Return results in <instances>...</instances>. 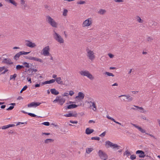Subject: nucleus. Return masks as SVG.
<instances>
[{
	"instance_id": "obj_1",
	"label": "nucleus",
	"mask_w": 160,
	"mask_h": 160,
	"mask_svg": "<svg viewBox=\"0 0 160 160\" xmlns=\"http://www.w3.org/2000/svg\"><path fill=\"white\" fill-rule=\"evenodd\" d=\"M53 32L54 33L53 34V35L54 39L60 43H63L64 40L62 37L54 31Z\"/></svg>"
},
{
	"instance_id": "obj_2",
	"label": "nucleus",
	"mask_w": 160,
	"mask_h": 160,
	"mask_svg": "<svg viewBox=\"0 0 160 160\" xmlns=\"http://www.w3.org/2000/svg\"><path fill=\"white\" fill-rule=\"evenodd\" d=\"M46 20L52 27L55 28H57L58 26L57 23L50 16H47Z\"/></svg>"
},
{
	"instance_id": "obj_3",
	"label": "nucleus",
	"mask_w": 160,
	"mask_h": 160,
	"mask_svg": "<svg viewBox=\"0 0 160 160\" xmlns=\"http://www.w3.org/2000/svg\"><path fill=\"white\" fill-rule=\"evenodd\" d=\"M81 75L87 77L91 80H93L94 78L93 76L88 71H82L80 72Z\"/></svg>"
},
{
	"instance_id": "obj_4",
	"label": "nucleus",
	"mask_w": 160,
	"mask_h": 160,
	"mask_svg": "<svg viewBox=\"0 0 160 160\" xmlns=\"http://www.w3.org/2000/svg\"><path fill=\"white\" fill-rule=\"evenodd\" d=\"M98 155L100 158L103 160H106L108 158V156L106 153L101 150L98 152Z\"/></svg>"
},
{
	"instance_id": "obj_5",
	"label": "nucleus",
	"mask_w": 160,
	"mask_h": 160,
	"mask_svg": "<svg viewBox=\"0 0 160 160\" xmlns=\"http://www.w3.org/2000/svg\"><path fill=\"white\" fill-rule=\"evenodd\" d=\"M87 52V56L91 61L93 60L95 58V56L94 55V53L92 51L89 50L88 48L86 50Z\"/></svg>"
},
{
	"instance_id": "obj_6",
	"label": "nucleus",
	"mask_w": 160,
	"mask_h": 160,
	"mask_svg": "<svg viewBox=\"0 0 160 160\" xmlns=\"http://www.w3.org/2000/svg\"><path fill=\"white\" fill-rule=\"evenodd\" d=\"M50 51V48L49 46H47L45 47L42 50V54L44 56H48L50 55L49 51Z\"/></svg>"
},
{
	"instance_id": "obj_7",
	"label": "nucleus",
	"mask_w": 160,
	"mask_h": 160,
	"mask_svg": "<svg viewBox=\"0 0 160 160\" xmlns=\"http://www.w3.org/2000/svg\"><path fill=\"white\" fill-rule=\"evenodd\" d=\"M92 20L91 18H88L83 23V27H88L92 24Z\"/></svg>"
},
{
	"instance_id": "obj_8",
	"label": "nucleus",
	"mask_w": 160,
	"mask_h": 160,
	"mask_svg": "<svg viewBox=\"0 0 160 160\" xmlns=\"http://www.w3.org/2000/svg\"><path fill=\"white\" fill-rule=\"evenodd\" d=\"M26 42H28L26 44V46L27 47L31 48H33L35 47L36 46L35 43L32 42L30 41L26 40Z\"/></svg>"
},
{
	"instance_id": "obj_9",
	"label": "nucleus",
	"mask_w": 160,
	"mask_h": 160,
	"mask_svg": "<svg viewBox=\"0 0 160 160\" xmlns=\"http://www.w3.org/2000/svg\"><path fill=\"white\" fill-rule=\"evenodd\" d=\"M132 124L136 128L138 129L139 131L142 133H145L146 134L149 135V134H150L148 133H146V131L142 129L141 127H139L136 124H134L132 123Z\"/></svg>"
},
{
	"instance_id": "obj_10",
	"label": "nucleus",
	"mask_w": 160,
	"mask_h": 160,
	"mask_svg": "<svg viewBox=\"0 0 160 160\" xmlns=\"http://www.w3.org/2000/svg\"><path fill=\"white\" fill-rule=\"evenodd\" d=\"M79 106V105H77L75 104H71L69 105L65 106L64 107V108L65 110H67V109H71L75 108Z\"/></svg>"
},
{
	"instance_id": "obj_11",
	"label": "nucleus",
	"mask_w": 160,
	"mask_h": 160,
	"mask_svg": "<svg viewBox=\"0 0 160 160\" xmlns=\"http://www.w3.org/2000/svg\"><path fill=\"white\" fill-rule=\"evenodd\" d=\"M41 104V103L39 102H32L28 105V107H36L39 106Z\"/></svg>"
},
{
	"instance_id": "obj_12",
	"label": "nucleus",
	"mask_w": 160,
	"mask_h": 160,
	"mask_svg": "<svg viewBox=\"0 0 160 160\" xmlns=\"http://www.w3.org/2000/svg\"><path fill=\"white\" fill-rule=\"evenodd\" d=\"M136 154H140L138 155L139 158H144L145 157V155L144 152L142 150H138L136 151Z\"/></svg>"
},
{
	"instance_id": "obj_13",
	"label": "nucleus",
	"mask_w": 160,
	"mask_h": 160,
	"mask_svg": "<svg viewBox=\"0 0 160 160\" xmlns=\"http://www.w3.org/2000/svg\"><path fill=\"white\" fill-rule=\"evenodd\" d=\"M2 63H6L7 64L11 65L13 64V62L11 61L10 58H5L2 61Z\"/></svg>"
},
{
	"instance_id": "obj_14",
	"label": "nucleus",
	"mask_w": 160,
	"mask_h": 160,
	"mask_svg": "<svg viewBox=\"0 0 160 160\" xmlns=\"http://www.w3.org/2000/svg\"><path fill=\"white\" fill-rule=\"evenodd\" d=\"M29 60L37 61L42 63L43 62L42 60L41 59L38 58L36 57L31 56H30Z\"/></svg>"
},
{
	"instance_id": "obj_15",
	"label": "nucleus",
	"mask_w": 160,
	"mask_h": 160,
	"mask_svg": "<svg viewBox=\"0 0 160 160\" xmlns=\"http://www.w3.org/2000/svg\"><path fill=\"white\" fill-rule=\"evenodd\" d=\"M78 114L77 113L75 112L74 114H72L71 113H69L68 114H66L64 115V116L67 117H76L77 116Z\"/></svg>"
},
{
	"instance_id": "obj_16",
	"label": "nucleus",
	"mask_w": 160,
	"mask_h": 160,
	"mask_svg": "<svg viewBox=\"0 0 160 160\" xmlns=\"http://www.w3.org/2000/svg\"><path fill=\"white\" fill-rule=\"evenodd\" d=\"M124 97L126 98V100H128V101H131L133 100V98L131 97L130 95H122L119 96V97Z\"/></svg>"
},
{
	"instance_id": "obj_17",
	"label": "nucleus",
	"mask_w": 160,
	"mask_h": 160,
	"mask_svg": "<svg viewBox=\"0 0 160 160\" xmlns=\"http://www.w3.org/2000/svg\"><path fill=\"white\" fill-rule=\"evenodd\" d=\"M84 97V94L81 92H79L78 93V96L76 97L75 98H80L83 99Z\"/></svg>"
},
{
	"instance_id": "obj_18",
	"label": "nucleus",
	"mask_w": 160,
	"mask_h": 160,
	"mask_svg": "<svg viewBox=\"0 0 160 160\" xmlns=\"http://www.w3.org/2000/svg\"><path fill=\"white\" fill-rule=\"evenodd\" d=\"M94 132V130L93 129H90L89 128H87L86 129L85 131V133L86 134L89 135L92 133Z\"/></svg>"
},
{
	"instance_id": "obj_19",
	"label": "nucleus",
	"mask_w": 160,
	"mask_h": 160,
	"mask_svg": "<svg viewBox=\"0 0 160 160\" xmlns=\"http://www.w3.org/2000/svg\"><path fill=\"white\" fill-rule=\"evenodd\" d=\"M55 81V80L54 79H52L50 80H48L42 82V85H45L47 84H50L51 83H52L54 82Z\"/></svg>"
},
{
	"instance_id": "obj_20",
	"label": "nucleus",
	"mask_w": 160,
	"mask_h": 160,
	"mask_svg": "<svg viewBox=\"0 0 160 160\" xmlns=\"http://www.w3.org/2000/svg\"><path fill=\"white\" fill-rule=\"evenodd\" d=\"M20 4L22 6V8L25 9V8L27 7V5L25 3V0H20Z\"/></svg>"
},
{
	"instance_id": "obj_21",
	"label": "nucleus",
	"mask_w": 160,
	"mask_h": 160,
	"mask_svg": "<svg viewBox=\"0 0 160 160\" xmlns=\"http://www.w3.org/2000/svg\"><path fill=\"white\" fill-rule=\"evenodd\" d=\"M15 126V125L14 124H10L4 126L2 127V129H6L10 127H14Z\"/></svg>"
},
{
	"instance_id": "obj_22",
	"label": "nucleus",
	"mask_w": 160,
	"mask_h": 160,
	"mask_svg": "<svg viewBox=\"0 0 160 160\" xmlns=\"http://www.w3.org/2000/svg\"><path fill=\"white\" fill-rule=\"evenodd\" d=\"M50 92L52 94L55 95H57L59 94V92L55 88L51 89H50Z\"/></svg>"
},
{
	"instance_id": "obj_23",
	"label": "nucleus",
	"mask_w": 160,
	"mask_h": 160,
	"mask_svg": "<svg viewBox=\"0 0 160 160\" xmlns=\"http://www.w3.org/2000/svg\"><path fill=\"white\" fill-rule=\"evenodd\" d=\"M21 53V52H19L18 53H17L13 57L14 59L16 61L20 57V56L22 55Z\"/></svg>"
},
{
	"instance_id": "obj_24",
	"label": "nucleus",
	"mask_w": 160,
	"mask_h": 160,
	"mask_svg": "<svg viewBox=\"0 0 160 160\" xmlns=\"http://www.w3.org/2000/svg\"><path fill=\"white\" fill-rule=\"evenodd\" d=\"M28 72V75L30 76H32L33 74V72L32 71V67L29 68L28 70L27 71L26 70L25 71V72Z\"/></svg>"
},
{
	"instance_id": "obj_25",
	"label": "nucleus",
	"mask_w": 160,
	"mask_h": 160,
	"mask_svg": "<svg viewBox=\"0 0 160 160\" xmlns=\"http://www.w3.org/2000/svg\"><path fill=\"white\" fill-rule=\"evenodd\" d=\"M58 84H63V81H61V77L56 78L54 79Z\"/></svg>"
},
{
	"instance_id": "obj_26",
	"label": "nucleus",
	"mask_w": 160,
	"mask_h": 160,
	"mask_svg": "<svg viewBox=\"0 0 160 160\" xmlns=\"http://www.w3.org/2000/svg\"><path fill=\"white\" fill-rule=\"evenodd\" d=\"M6 1L9 2L14 5L15 6H17V3L14 0H5Z\"/></svg>"
},
{
	"instance_id": "obj_27",
	"label": "nucleus",
	"mask_w": 160,
	"mask_h": 160,
	"mask_svg": "<svg viewBox=\"0 0 160 160\" xmlns=\"http://www.w3.org/2000/svg\"><path fill=\"white\" fill-rule=\"evenodd\" d=\"M65 101V99L63 98H61L58 101V102L60 104L62 105Z\"/></svg>"
},
{
	"instance_id": "obj_28",
	"label": "nucleus",
	"mask_w": 160,
	"mask_h": 160,
	"mask_svg": "<svg viewBox=\"0 0 160 160\" xmlns=\"http://www.w3.org/2000/svg\"><path fill=\"white\" fill-rule=\"evenodd\" d=\"M54 140L52 139H47L45 140L44 141V142L45 143L48 144L49 143L52 142L54 141Z\"/></svg>"
},
{
	"instance_id": "obj_29",
	"label": "nucleus",
	"mask_w": 160,
	"mask_h": 160,
	"mask_svg": "<svg viewBox=\"0 0 160 160\" xmlns=\"http://www.w3.org/2000/svg\"><path fill=\"white\" fill-rule=\"evenodd\" d=\"M93 150L92 148H87L86 149V152L88 154H89Z\"/></svg>"
},
{
	"instance_id": "obj_30",
	"label": "nucleus",
	"mask_w": 160,
	"mask_h": 160,
	"mask_svg": "<svg viewBox=\"0 0 160 160\" xmlns=\"http://www.w3.org/2000/svg\"><path fill=\"white\" fill-rule=\"evenodd\" d=\"M28 115H29L32 117H36L37 118H42V117L41 116H37L34 113H30V112L28 113Z\"/></svg>"
},
{
	"instance_id": "obj_31",
	"label": "nucleus",
	"mask_w": 160,
	"mask_h": 160,
	"mask_svg": "<svg viewBox=\"0 0 160 160\" xmlns=\"http://www.w3.org/2000/svg\"><path fill=\"white\" fill-rule=\"evenodd\" d=\"M136 18L137 19V21L139 23H142L143 22V20L140 17L138 16H137Z\"/></svg>"
},
{
	"instance_id": "obj_32",
	"label": "nucleus",
	"mask_w": 160,
	"mask_h": 160,
	"mask_svg": "<svg viewBox=\"0 0 160 160\" xmlns=\"http://www.w3.org/2000/svg\"><path fill=\"white\" fill-rule=\"evenodd\" d=\"M131 155V153L130 152L128 151V150L125 151V152L123 153V155L125 156L126 155L127 157H128Z\"/></svg>"
},
{
	"instance_id": "obj_33",
	"label": "nucleus",
	"mask_w": 160,
	"mask_h": 160,
	"mask_svg": "<svg viewBox=\"0 0 160 160\" xmlns=\"http://www.w3.org/2000/svg\"><path fill=\"white\" fill-rule=\"evenodd\" d=\"M24 68V66L22 65H18L16 66V69L17 70H19L22 68Z\"/></svg>"
},
{
	"instance_id": "obj_34",
	"label": "nucleus",
	"mask_w": 160,
	"mask_h": 160,
	"mask_svg": "<svg viewBox=\"0 0 160 160\" xmlns=\"http://www.w3.org/2000/svg\"><path fill=\"white\" fill-rule=\"evenodd\" d=\"M17 75L16 74H14L13 75H10V80L12 79L13 80H15V78L17 77Z\"/></svg>"
},
{
	"instance_id": "obj_35",
	"label": "nucleus",
	"mask_w": 160,
	"mask_h": 160,
	"mask_svg": "<svg viewBox=\"0 0 160 160\" xmlns=\"http://www.w3.org/2000/svg\"><path fill=\"white\" fill-rule=\"evenodd\" d=\"M106 145H108V146H109L110 147H112L113 143L110 142L109 141H108L106 142H105Z\"/></svg>"
},
{
	"instance_id": "obj_36",
	"label": "nucleus",
	"mask_w": 160,
	"mask_h": 160,
	"mask_svg": "<svg viewBox=\"0 0 160 160\" xmlns=\"http://www.w3.org/2000/svg\"><path fill=\"white\" fill-rule=\"evenodd\" d=\"M61 85H65L66 86H68V81L67 79H66L64 82H63V84H62Z\"/></svg>"
},
{
	"instance_id": "obj_37",
	"label": "nucleus",
	"mask_w": 160,
	"mask_h": 160,
	"mask_svg": "<svg viewBox=\"0 0 160 160\" xmlns=\"http://www.w3.org/2000/svg\"><path fill=\"white\" fill-rule=\"evenodd\" d=\"M105 74L107 75L108 76H114V75L113 73L107 72H106L105 73Z\"/></svg>"
},
{
	"instance_id": "obj_38",
	"label": "nucleus",
	"mask_w": 160,
	"mask_h": 160,
	"mask_svg": "<svg viewBox=\"0 0 160 160\" xmlns=\"http://www.w3.org/2000/svg\"><path fill=\"white\" fill-rule=\"evenodd\" d=\"M106 12L105 10L104 9H100L98 12V13L101 15H103Z\"/></svg>"
},
{
	"instance_id": "obj_39",
	"label": "nucleus",
	"mask_w": 160,
	"mask_h": 160,
	"mask_svg": "<svg viewBox=\"0 0 160 160\" xmlns=\"http://www.w3.org/2000/svg\"><path fill=\"white\" fill-rule=\"evenodd\" d=\"M112 147H113V148H118L117 149H118L120 147V146H118V145L116 144H112Z\"/></svg>"
},
{
	"instance_id": "obj_40",
	"label": "nucleus",
	"mask_w": 160,
	"mask_h": 160,
	"mask_svg": "<svg viewBox=\"0 0 160 160\" xmlns=\"http://www.w3.org/2000/svg\"><path fill=\"white\" fill-rule=\"evenodd\" d=\"M92 106L94 108L93 109V110L94 111H95L97 109V108H96V103L94 102H93L92 106L90 105L91 107Z\"/></svg>"
},
{
	"instance_id": "obj_41",
	"label": "nucleus",
	"mask_w": 160,
	"mask_h": 160,
	"mask_svg": "<svg viewBox=\"0 0 160 160\" xmlns=\"http://www.w3.org/2000/svg\"><path fill=\"white\" fill-rule=\"evenodd\" d=\"M68 12V10L66 9H64L63 12V15L66 16L67 15V13Z\"/></svg>"
},
{
	"instance_id": "obj_42",
	"label": "nucleus",
	"mask_w": 160,
	"mask_h": 160,
	"mask_svg": "<svg viewBox=\"0 0 160 160\" xmlns=\"http://www.w3.org/2000/svg\"><path fill=\"white\" fill-rule=\"evenodd\" d=\"M130 158L132 160H133L136 158V156L135 155L133 154L131 155L130 157Z\"/></svg>"
},
{
	"instance_id": "obj_43",
	"label": "nucleus",
	"mask_w": 160,
	"mask_h": 160,
	"mask_svg": "<svg viewBox=\"0 0 160 160\" xmlns=\"http://www.w3.org/2000/svg\"><path fill=\"white\" fill-rule=\"evenodd\" d=\"M23 64L24 65H25V67L27 68H29L30 67V65H29V64L27 62H25L23 63Z\"/></svg>"
},
{
	"instance_id": "obj_44",
	"label": "nucleus",
	"mask_w": 160,
	"mask_h": 160,
	"mask_svg": "<svg viewBox=\"0 0 160 160\" xmlns=\"http://www.w3.org/2000/svg\"><path fill=\"white\" fill-rule=\"evenodd\" d=\"M27 88H28V86L27 85L25 86L23 88L21 89V91H20V93H22L23 91L26 90Z\"/></svg>"
},
{
	"instance_id": "obj_45",
	"label": "nucleus",
	"mask_w": 160,
	"mask_h": 160,
	"mask_svg": "<svg viewBox=\"0 0 160 160\" xmlns=\"http://www.w3.org/2000/svg\"><path fill=\"white\" fill-rule=\"evenodd\" d=\"M92 140H100V138L99 137H92L91 138Z\"/></svg>"
},
{
	"instance_id": "obj_46",
	"label": "nucleus",
	"mask_w": 160,
	"mask_h": 160,
	"mask_svg": "<svg viewBox=\"0 0 160 160\" xmlns=\"http://www.w3.org/2000/svg\"><path fill=\"white\" fill-rule=\"evenodd\" d=\"M153 39L150 37H148L147 38V41L149 42H151L153 40Z\"/></svg>"
},
{
	"instance_id": "obj_47",
	"label": "nucleus",
	"mask_w": 160,
	"mask_h": 160,
	"mask_svg": "<svg viewBox=\"0 0 160 160\" xmlns=\"http://www.w3.org/2000/svg\"><path fill=\"white\" fill-rule=\"evenodd\" d=\"M21 52V54L22 55H27L30 53V52H25L24 51H22Z\"/></svg>"
},
{
	"instance_id": "obj_48",
	"label": "nucleus",
	"mask_w": 160,
	"mask_h": 160,
	"mask_svg": "<svg viewBox=\"0 0 160 160\" xmlns=\"http://www.w3.org/2000/svg\"><path fill=\"white\" fill-rule=\"evenodd\" d=\"M42 124L46 126H48L50 125V123L49 122H44L42 123Z\"/></svg>"
},
{
	"instance_id": "obj_49",
	"label": "nucleus",
	"mask_w": 160,
	"mask_h": 160,
	"mask_svg": "<svg viewBox=\"0 0 160 160\" xmlns=\"http://www.w3.org/2000/svg\"><path fill=\"white\" fill-rule=\"evenodd\" d=\"M77 3L78 4H85V2L84 1L80 0L79 2H77Z\"/></svg>"
},
{
	"instance_id": "obj_50",
	"label": "nucleus",
	"mask_w": 160,
	"mask_h": 160,
	"mask_svg": "<svg viewBox=\"0 0 160 160\" xmlns=\"http://www.w3.org/2000/svg\"><path fill=\"white\" fill-rule=\"evenodd\" d=\"M14 108L13 106H10L8 108L6 109L7 110L9 111L12 110Z\"/></svg>"
},
{
	"instance_id": "obj_51",
	"label": "nucleus",
	"mask_w": 160,
	"mask_h": 160,
	"mask_svg": "<svg viewBox=\"0 0 160 160\" xmlns=\"http://www.w3.org/2000/svg\"><path fill=\"white\" fill-rule=\"evenodd\" d=\"M134 107L137 108L138 109H140V110H143V111L142 112H144V109L142 108V107H139L138 106H135V105H134Z\"/></svg>"
},
{
	"instance_id": "obj_52",
	"label": "nucleus",
	"mask_w": 160,
	"mask_h": 160,
	"mask_svg": "<svg viewBox=\"0 0 160 160\" xmlns=\"http://www.w3.org/2000/svg\"><path fill=\"white\" fill-rule=\"evenodd\" d=\"M107 118H108V119H110L112 121H113L114 122V121L115 119L113 118H112V117H110L109 116H107Z\"/></svg>"
},
{
	"instance_id": "obj_53",
	"label": "nucleus",
	"mask_w": 160,
	"mask_h": 160,
	"mask_svg": "<svg viewBox=\"0 0 160 160\" xmlns=\"http://www.w3.org/2000/svg\"><path fill=\"white\" fill-rule=\"evenodd\" d=\"M74 92H73V91H71L69 92V95H70L72 96L74 94Z\"/></svg>"
},
{
	"instance_id": "obj_54",
	"label": "nucleus",
	"mask_w": 160,
	"mask_h": 160,
	"mask_svg": "<svg viewBox=\"0 0 160 160\" xmlns=\"http://www.w3.org/2000/svg\"><path fill=\"white\" fill-rule=\"evenodd\" d=\"M106 134V132H104L102 133L99 136L101 137H104Z\"/></svg>"
},
{
	"instance_id": "obj_55",
	"label": "nucleus",
	"mask_w": 160,
	"mask_h": 160,
	"mask_svg": "<svg viewBox=\"0 0 160 160\" xmlns=\"http://www.w3.org/2000/svg\"><path fill=\"white\" fill-rule=\"evenodd\" d=\"M70 122L71 123H75V124H77L78 122L77 121H73L72 120H70Z\"/></svg>"
},
{
	"instance_id": "obj_56",
	"label": "nucleus",
	"mask_w": 160,
	"mask_h": 160,
	"mask_svg": "<svg viewBox=\"0 0 160 160\" xmlns=\"http://www.w3.org/2000/svg\"><path fill=\"white\" fill-rule=\"evenodd\" d=\"M5 68V67L3 66L0 67V72H2Z\"/></svg>"
},
{
	"instance_id": "obj_57",
	"label": "nucleus",
	"mask_w": 160,
	"mask_h": 160,
	"mask_svg": "<svg viewBox=\"0 0 160 160\" xmlns=\"http://www.w3.org/2000/svg\"><path fill=\"white\" fill-rule=\"evenodd\" d=\"M114 1L116 2H123L122 0H114Z\"/></svg>"
},
{
	"instance_id": "obj_58",
	"label": "nucleus",
	"mask_w": 160,
	"mask_h": 160,
	"mask_svg": "<svg viewBox=\"0 0 160 160\" xmlns=\"http://www.w3.org/2000/svg\"><path fill=\"white\" fill-rule=\"evenodd\" d=\"M69 95V94L68 92H65L63 95V96H68Z\"/></svg>"
},
{
	"instance_id": "obj_59",
	"label": "nucleus",
	"mask_w": 160,
	"mask_h": 160,
	"mask_svg": "<svg viewBox=\"0 0 160 160\" xmlns=\"http://www.w3.org/2000/svg\"><path fill=\"white\" fill-rule=\"evenodd\" d=\"M108 56L109 57L111 58H112L113 57L114 55L111 53H109L108 54Z\"/></svg>"
},
{
	"instance_id": "obj_60",
	"label": "nucleus",
	"mask_w": 160,
	"mask_h": 160,
	"mask_svg": "<svg viewBox=\"0 0 160 160\" xmlns=\"http://www.w3.org/2000/svg\"><path fill=\"white\" fill-rule=\"evenodd\" d=\"M42 135H48L50 134V133H46V132H42Z\"/></svg>"
},
{
	"instance_id": "obj_61",
	"label": "nucleus",
	"mask_w": 160,
	"mask_h": 160,
	"mask_svg": "<svg viewBox=\"0 0 160 160\" xmlns=\"http://www.w3.org/2000/svg\"><path fill=\"white\" fill-rule=\"evenodd\" d=\"M88 123H95V122L93 120H90L89 121Z\"/></svg>"
},
{
	"instance_id": "obj_62",
	"label": "nucleus",
	"mask_w": 160,
	"mask_h": 160,
	"mask_svg": "<svg viewBox=\"0 0 160 160\" xmlns=\"http://www.w3.org/2000/svg\"><path fill=\"white\" fill-rule=\"evenodd\" d=\"M8 71V69H5V70L3 72H2L1 74H4L6 72H7Z\"/></svg>"
},
{
	"instance_id": "obj_63",
	"label": "nucleus",
	"mask_w": 160,
	"mask_h": 160,
	"mask_svg": "<svg viewBox=\"0 0 160 160\" xmlns=\"http://www.w3.org/2000/svg\"><path fill=\"white\" fill-rule=\"evenodd\" d=\"M27 79L28 82H30V83H31V78H28V77Z\"/></svg>"
},
{
	"instance_id": "obj_64",
	"label": "nucleus",
	"mask_w": 160,
	"mask_h": 160,
	"mask_svg": "<svg viewBox=\"0 0 160 160\" xmlns=\"http://www.w3.org/2000/svg\"><path fill=\"white\" fill-rule=\"evenodd\" d=\"M75 99L76 102H79L81 100H82V99H80V98H75Z\"/></svg>"
}]
</instances>
